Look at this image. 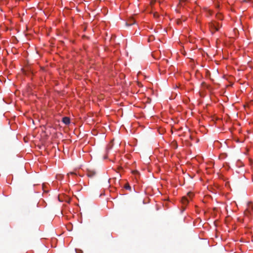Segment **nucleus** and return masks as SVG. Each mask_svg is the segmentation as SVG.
Returning <instances> with one entry per match:
<instances>
[{
    "mask_svg": "<svg viewBox=\"0 0 253 253\" xmlns=\"http://www.w3.org/2000/svg\"><path fill=\"white\" fill-rule=\"evenodd\" d=\"M62 122L65 125H69L70 123V119L68 117H65L62 118Z\"/></svg>",
    "mask_w": 253,
    "mask_h": 253,
    "instance_id": "obj_1",
    "label": "nucleus"
},
{
    "mask_svg": "<svg viewBox=\"0 0 253 253\" xmlns=\"http://www.w3.org/2000/svg\"><path fill=\"white\" fill-rule=\"evenodd\" d=\"M96 174V172L94 170H88L87 172V176L89 177H93Z\"/></svg>",
    "mask_w": 253,
    "mask_h": 253,
    "instance_id": "obj_2",
    "label": "nucleus"
},
{
    "mask_svg": "<svg viewBox=\"0 0 253 253\" xmlns=\"http://www.w3.org/2000/svg\"><path fill=\"white\" fill-rule=\"evenodd\" d=\"M212 26L213 27V28L216 31H218L219 30V25L218 24L213 23L212 24Z\"/></svg>",
    "mask_w": 253,
    "mask_h": 253,
    "instance_id": "obj_3",
    "label": "nucleus"
},
{
    "mask_svg": "<svg viewBox=\"0 0 253 253\" xmlns=\"http://www.w3.org/2000/svg\"><path fill=\"white\" fill-rule=\"evenodd\" d=\"M189 203L188 200L186 198H183V204H187Z\"/></svg>",
    "mask_w": 253,
    "mask_h": 253,
    "instance_id": "obj_4",
    "label": "nucleus"
},
{
    "mask_svg": "<svg viewBox=\"0 0 253 253\" xmlns=\"http://www.w3.org/2000/svg\"><path fill=\"white\" fill-rule=\"evenodd\" d=\"M110 33V35H108V33H106L107 34V37H108L109 39H110L111 38H112V35L111 34V33Z\"/></svg>",
    "mask_w": 253,
    "mask_h": 253,
    "instance_id": "obj_5",
    "label": "nucleus"
},
{
    "mask_svg": "<svg viewBox=\"0 0 253 253\" xmlns=\"http://www.w3.org/2000/svg\"><path fill=\"white\" fill-rule=\"evenodd\" d=\"M125 188L126 189L130 190L131 189V187L129 185H126L125 186Z\"/></svg>",
    "mask_w": 253,
    "mask_h": 253,
    "instance_id": "obj_6",
    "label": "nucleus"
},
{
    "mask_svg": "<svg viewBox=\"0 0 253 253\" xmlns=\"http://www.w3.org/2000/svg\"><path fill=\"white\" fill-rule=\"evenodd\" d=\"M134 33H135V34H137V35H136V36H138V35H140V33H136V32H135Z\"/></svg>",
    "mask_w": 253,
    "mask_h": 253,
    "instance_id": "obj_7",
    "label": "nucleus"
},
{
    "mask_svg": "<svg viewBox=\"0 0 253 253\" xmlns=\"http://www.w3.org/2000/svg\"><path fill=\"white\" fill-rule=\"evenodd\" d=\"M25 32H24L23 34H24L25 36H26V34H25Z\"/></svg>",
    "mask_w": 253,
    "mask_h": 253,
    "instance_id": "obj_8",
    "label": "nucleus"
},
{
    "mask_svg": "<svg viewBox=\"0 0 253 253\" xmlns=\"http://www.w3.org/2000/svg\"><path fill=\"white\" fill-rule=\"evenodd\" d=\"M81 253H83L82 251H81Z\"/></svg>",
    "mask_w": 253,
    "mask_h": 253,
    "instance_id": "obj_9",
    "label": "nucleus"
}]
</instances>
